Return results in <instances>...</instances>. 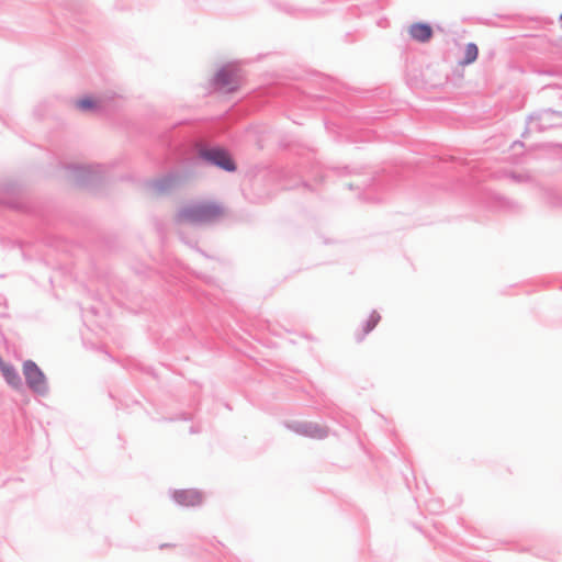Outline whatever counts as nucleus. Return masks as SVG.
<instances>
[{"label": "nucleus", "mask_w": 562, "mask_h": 562, "mask_svg": "<svg viewBox=\"0 0 562 562\" xmlns=\"http://www.w3.org/2000/svg\"><path fill=\"white\" fill-rule=\"evenodd\" d=\"M224 214V206L216 201H199L182 206L177 215V223L192 225L210 224Z\"/></svg>", "instance_id": "obj_1"}, {"label": "nucleus", "mask_w": 562, "mask_h": 562, "mask_svg": "<svg viewBox=\"0 0 562 562\" xmlns=\"http://www.w3.org/2000/svg\"><path fill=\"white\" fill-rule=\"evenodd\" d=\"M70 171L76 187L95 190L104 181L105 168L103 165H77L70 164L66 167Z\"/></svg>", "instance_id": "obj_2"}, {"label": "nucleus", "mask_w": 562, "mask_h": 562, "mask_svg": "<svg viewBox=\"0 0 562 562\" xmlns=\"http://www.w3.org/2000/svg\"><path fill=\"white\" fill-rule=\"evenodd\" d=\"M198 158L206 166L215 167L225 172L233 173L237 164L231 151L223 146L202 145L198 150Z\"/></svg>", "instance_id": "obj_3"}, {"label": "nucleus", "mask_w": 562, "mask_h": 562, "mask_svg": "<svg viewBox=\"0 0 562 562\" xmlns=\"http://www.w3.org/2000/svg\"><path fill=\"white\" fill-rule=\"evenodd\" d=\"M22 371L25 379V384L34 394L45 397L49 393L48 380L40 366L29 359L22 364Z\"/></svg>", "instance_id": "obj_4"}, {"label": "nucleus", "mask_w": 562, "mask_h": 562, "mask_svg": "<svg viewBox=\"0 0 562 562\" xmlns=\"http://www.w3.org/2000/svg\"><path fill=\"white\" fill-rule=\"evenodd\" d=\"M238 67L233 63L223 65L214 75L212 83L218 90L234 92L238 89L239 82L237 78Z\"/></svg>", "instance_id": "obj_5"}, {"label": "nucleus", "mask_w": 562, "mask_h": 562, "mask_svg": "<svg viewBox=\"0 0 562 562\" xmlns=\"http://www.w3.org/2000/svg\"><path fill=\"white\" fill-rule=\"evenodd\" d=\"M285 426L294 434L312 439H325L328 436L326 427L313 422L292 420Z\"/></svg>", "instance_id": "obj_6"}, {"label": "nucleus", "mask_w": 562, "mask_h": 562, "mask_svg": "<svg viewBox=\"0 0 562 562\" xmlns=\"http://www.w3.org/2000/svg\"><path fill=\"white\" fill-rule=\"evenodd\" d=\"M187 175L183 170L172 169L162 175L161 177L153 180L150 187L159 193H165L169 190L179 188L184 183Z\"/></svg>", "instance_id": "obj_7"}, {"label": "nucleus", "mask_w": 562, "mask_h": 562, "mask_svg": "<svg viewBox=\"0 0 562 562\" xmlns=\"http://www.w3.org/2000/svg\"><path fill=\"white\" fill-rule=\"evenodd\" d=\"M170 496L171 499L180 506L193 507L202 503V494L194 488L171 490Z\"/></svg>", "instance_id": "obj_8"}, {"label": "nucleus", "mask_w": 562, "mask_h": 562, "mask_svg": "<svg viewBox=\"0 0 562 562\" xmlns=\"http://www.w3.org/2000/svg\"><path fill=\"white\" fill-rule=\"evenodd\" d=\"M408 35L418 43H428L434 36V29L428 22H414L408 29Z\"/></svg>", "instance_id": "obj_9"}, {"label": "nucleus", "mask_w": 562, "mask_h": 562, "mask_svg": "<svg viewBox=\"0 0 562 562\" xmlns=\"http://www.w3.org/2000/svg\"><path fill=\"white\" fill-rule=\"evenodd\" d=\"M381 321V315L373 310L369 317L362 323L361 330L355 333V339L357 342H361L367 335H369Z\"/></svg>", "instance_id": "obj_10"}, {"label": "nucleus", "mask_w": 562, "mask_h": 562, "mask_svg": "<svg viewBox=\"0 0 562 562\" xmlns=\"http://www.w3.org/2000/svg\"><path fill=\"white\" fill-rule=\"evenodd\" d=\"M2 376L4 381L15 391H21L23 389L22 378L16 370V368L9 363L8 366H3L1 370Z\"/></svg>", "instance_id": "obj_11"}, {"label": "nucleus", "mask_w": 562, "mask_h": 562, "mask_svg": "<svg viewBox=\"0 0 562 562\" xmlns=\"http://www.w3.org/2000/svg\"><path fill=\"white\" fill-rule=\"evenodd\" d=\"M279 9L294 18H312L318 13L315 9L297 7L289 3L280 4Z\"/></svg>", "instance_id": "obj_12"}, {"label": "nucleus", "mask_w": 562, "mask_h": 562, "mask_svg": "<svg viewBox=\"0 0 562 562\" xmlns=\"http://www.w3.org/2000/svg\"><path fill=\"white\" fill-rule=\"evenodd\" d=\"M76 108L81 112H98L101 109V103L92 95L87 94L76 101Z\"/></svg>", "instance_id": "obj_13"}, {"label": "nucleus", "mask_w": 562, "mask_h": 562, "mask_svg": "<svg viewBox=\"0 0 562 562\" xmlns=\"http://www.w3.org/2000/svg\"><path fill=\"white\" fill-rule=\"evenodd\" d=\"M479 57V47L475 43L470 42L465 45L463 57L459 60V65L468 66L473 64Z\"/></svg>", "instance_id": "obj_14"}, {"label": "nucleus", "mask_w": 562, "mask_h": 562, "mask_svg": "<svg viewBox=\"0 0 562 562\" xmlns=\"http://www.w3.org/2000/svg\"><path fill=\"white\" fill-rule=\"evenodd\" d=\"M495 205L498 209L506 210V211H517L519 209V205L517 202H515L508 198L502 196V195L495 196Z\"/></svg>", "instance_id": "obj_15"}, {"label": "nucleus", "mask_w": 562, "mask_h": 562, "mask_svg": "<svg viewBox=\"0 0 562 562\" xmlns=\"http://www.w3.org/2000/svg\"><path fill=\"white\" fill-rule=\"evenodd\" d=\"M0 191L10 196H15L20 193L21 186L15 181H7L0 186Z\"/></svg>", "instance_id": "obj_16"}, {"label": "nucleus", "mask_w": 562, "mask_h": 562, "mask_svg": "<svg viewBox=\"0 0 562 562\" xmlns=\"http://www.w3.org/2000/svg\"><path fill=\"white\" fill-rule=\"evenodd\" d=\"M507 177L515 181V182H518V183H528V182H531L532 181V178L529 173H520V172H515V171H510L507 173Z\"/></svg>", "instance_id": "obj_17"}, {"label": "nucleus", "mask_w": 562, "mask_h": 562, "mask_svg": "<svg viewBox=\"0 0 562 562\" xmlns=\"http://www.w3.org/2000/svg\"><path fill=\"white\" fill-rule=\"evenodd\" d=\"M541 119V114L540 113H532L530 114L528 117H527V122H526V127L524 130V132L521 133V137H527V135L529 134L530 130H529V123L531 121H535V120H540Z\"/></svg>", "instance_id": "obj_18"}, {"label": "nucleus", "mask_w": 562, "mask_h": 562, "mask_svg": "<svg viewBox=\"0 0 562 562\" xmlns=\"http://www.w3.org/2000/svg\"><path fill=\"white\" fill-rule=\"evenodd\" d=\"M336 170L338 171L339 175H350V173H358L359 172L358 168H352L351 169L349 166L337 167Z\"/></svg>", "instance_id": "obj_19"}, {"label": "nucleus", "mask_w": 562, "mask_h": 562, "mask_svg": "<svg viewBox=\"0 0 562 562\" xmlns=\"http://www.w3.org/2000/svg\"><path fill=\"white\" fill-rule=\"evenodd\" d=\"M15 244H16V246L21 249V252H22L23 258H24L25 260H27V259H29V257L26 256V254H25V252H24V250H23V244H22L21 241H16Z\"/></svg>", "instance_id": "obj_20"}, {"label": "nucleus", "mask_w": 562, "mask_h": 562, "mask_svg": "<svg viewBox=\"0 0 562 562\" xmlns=\"http://www.w3.org/2000/svg\"><path fill=\"white\" fill-rule=\"evenodd\" d=\"M516 146L525 147V144L521 140H515L512 144V148H515Z\"/></svg>", "instance_id": "obj_21"}, {"label": "nucleus", "mask_w": 562, "mask_h": 562, "mask_svg": "<svg viewBox=\"0 0 562 562\" xmlns=\"http://www.w3.org/2000/svg\"><path fill=\"white\" fill-rule=\"evenodd\" d=\"M0 306H5L7 307V299L2 294H0Z\"/></svg>", "instance_id": "obj_22"}, {"label": "nucleus", "mask_w": 562, "mask_h": 562, "mask_svg": "<svg viewBox=\"0 0 562 562\" xmlns=\"http://www.w3.org/2000/svg\"><path fill=\"white\" fill-rule=\"evenodd\" d=\"M0 202H1V203H3V204H8V205H10L11 207H16V204L10 203V202H8V201H0Z\"/></svg>", "instance_id": "obj_23"}, {"label": "nucleus", "mask_w": 562, "mask_h": 562, "mask_svg": "<svg viewBox=\"0 0 562 562\" xmlns=\"http://www.w3.org/2000/svg\"><path fill=\"white\" fill-rule=\"evenodd\" d=\"M349 189H353V186L351 183L348 184Z\"/></svg>", "instance_id": "obj_24"}, {"label": "nucleus", "mask_w": 562, "mask_h": 562, "mask_svg": "<svg viewBox=\"0 0 562 562\" xmlns=\"http://www.w3.org/2000/svg\"><path fill=\"white\" fill-rule=\"evenodd\" d=\"M559 20H560V21H562V12H561V14L559 15Z\"/></svg>", "instance_id": "obj_25"}]
</instances>
